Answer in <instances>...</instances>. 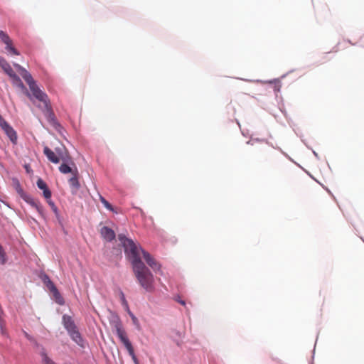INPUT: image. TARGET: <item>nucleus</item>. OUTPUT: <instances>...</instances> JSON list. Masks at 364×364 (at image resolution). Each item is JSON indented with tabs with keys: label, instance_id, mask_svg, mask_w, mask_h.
Returning <instances> with one entry per match:
<instances>
[{
	"label": "nucleus",
	"instance_id": "nucleus-1",
	"mask_svg": "<svg viewBox=\"0 0 364 364\" xmlns=\"http://www.w3.org/2000/svg\"><path fill=\"white\" fill-rule=\"evenodd\" d=\"M118 238L123 245L126 254L131 259L137 282L146 291L153 292L155 290L154 275L139 258L135 243L122 235H119Z\"/></svg>",
	"mask_w": 364,
	"mask_h": 364
},
{
	"label": "nucleus",
	"instance_id": "nucleus-2",
	"mask_svg": "<svg viewBox=\"0 0 364 364\" xmlns=\"http://www.w3.org/2000/svg\"><path fill=\"white\" fill-rule=\"evenodd\" d=\"M14 67L20 72L22 77L25 80V81L28 85L29 89L31 92V94L26 91V95L28 98L35 103L33 99L37 100L40 103L38 106L43 112L45 117H46L48 122L54 127H57L59 126L58 123L54 112L51 108V105L50 103V100L47 94L43 92L38 86L36 85L35 80L33 79L31 75L23 67L20 65L14 63Z\"/></svg>",
	"mask_w": 364,
	"mask_h": 364
},
{
	"label": "nucleus",
	"instance_id": "nucleus-3",
	"mask_svg": "<svg viewBox=\"0 0 364 364\" xmlns=\"http://www.w3.org/2000/svg\"><path fill=\"white\" fill-rule=\"evenodd\" d=\"M63 323L65 328L68 331L71 338L79 346H82L83 340L79 333L72 317L68 315L63 316Z\"/></svg>",
	"mask_w": 364,
	"mask_h": 364
},
{
	"label": "nucleus",
	"instance_id": "nucleus-4",
	"mask_svg": "<svg viewBox=\"0 0 364 364\" xmlns=\"http://www.w3.org/2000/svg\"><path fill=\"white\" fill-rule=\"evenodd\" d=\"M115 328L117 336L120 339L121 342L124 344V347L127 348L134 364H139V360L135 355L134 348L129 338H127L125 331L122 328L121 323H117L115 325Z\"/></svg>",
	"mask_w": 364,
	"mask_h": 364
},
{
	"label": "nucleus",
	"instance_id": "nucleus-5",
	"mask_svg": "<svg viewBox=\"0 0 364 364\" xmlns=\"http://www.w3.org/2000/svg\"><path fill=\"white\" fill-rule=\"evenodd\" d=\"M135 247L141 259L142 256L147 264L154 271L159 272L161 274L162 273L161 271V264L148 252L143 250L141 247H138L136 244Z\"/></svg>",
	"mask_w": 364,
	"mask_h": 364
},
{
	"label": "nucleus",
	"instance_id": "nucleus-6",
	"mask_svg": "<svg viewBox=\"0 0 364 364\" xmlns=\"http://www.w3.org/2000/svg\"><path fill=\"white\" fill-rule=\"evenodd\" d=\"M0 38L6 44V49L11 53L18 55L19 52L12 46V41L4 31H0Z\"/></svg>",
	"mask_w": 364,
	"mask_h": 364
},
{
	"label": "nucleus",
	"instance_id": "nucleus-7",
	"mask_svg": "<svg viewBox=\"0 0 364 364\" xmlns=\"http://www.w3.org/2000/svg\"><path fill=\"white\" fill-rule=\"evenodd\" d=\"M21 198L31 206L34 208L41 216H44L43 208L38 200L34 199L27 193L23 195Z\"/></svg>",
	"mask_w": 364,
	"mask_h": 364
},
{
	"label": "nucleus",
	"instance_id": "nucleus-8",
	"mask_svg": "<svg viewBox=\"0 0 364 364\" xmlns=\"http://www.w3.org/2000/svg\"><path fill=\"white\" fill-rule=\"evenodd\" d=\"M62 164L59 166V171L60 173L63 174H67L70 173L71 174L74 173V168L76 167L75 163L72 161L71 157H69V159L66 161H61Z\"/></svg>",
	"mask_w": 364,
	"mask_h": 364
},
{
	"label": "nucleus",
	"instance_id": "nucleus-9",
	"mask_svg": "<svg viewBox=\"0 0 364 364\" xmlns=\"http://www.w3.org/2000/svg\"><path fill=\"white\" fill-rule=\"evenodd\" d=\"M68 183L70 186L75 191H77L80 188L79 172L77 167H75L74 173L72 174V177L68 180Z\"/></svg>",
	"mask_w": 364,
	"mask_h": 364
},
{
	"label": "nucleus",
	"instance_id": "nucleus-10",
	"mask_svg": "<svg viewBox=\"0 0 364 364\" xmlns=\"http://www.w3.org/2000/svg\"><path fill=\"white\" fill-rule=\"evenodd\" d=\"M43 154L46 155L47 159L53 164H58L60 161V159L55 151L46 146L43 148Z\"/></svg>",
	"mask_w": 364,
	"mask_h": 364
},
{
	"label": "nucleus",
	"instance_id": "nucleus-11",
	"mask_svg": "<svg viewBox=\"0 0 364 364\" xmlns=\"http://www.w3.org/2000/svg\"><path fill=\"white\" fill-rule=\"evenodd\" d=\"M101 236L107 241H112L115 238V233L113 230L108 227H102L100 230Z\"/></svg>",
	"mask_w": 364,
	"mask_h": 364
},
{
	"label": "nucleus",
	"instance_id": "nucleus-12",
	"mask_svg": "<svg viewBox=\"0 0 364 364\" xmlns=\"http://www.w3.org/2000/svg\"><path fill=\"white\" fill-rule=\"evenodd\" d=\"M36 184L39 189L43 190L45 198L50 199L51 198V191L48 188L46 183L43 179L38 178Z\"/></svg>",
	"mask_w": 364,
	"mask_h": 364
},
{
	"label": "nucleus",
	"instance_id": "nucleus-13",
	"mask_svg": "<svg viewBox=\"0 0 364 364\" xmlns=\"http://www.w3.org/2000/svg\"><path fill=\"white\" fill-rule=\"evenodd\" d=\"M55 153L59 157L60 161H67L69 159L70 155L64 146L56 147L55 149Z\"/></svg>",
	"mask_w": 364,
	"mask_h": 364
},
{
	"label": "nucleus",
	"instance_id": "nucleus-14",
	"mask_svg": "<svg viewBox=\"0 0 364 364\" xmlns=\"http://www.w3.org/2000/svg\"><path fill=\"white\" fill-rule=\"evenodd\" d=\"M0 65L10 77L16 74L7 61L2 58H0Z\"/></svg>",
	"mask_w": 364,
	"mask_h": 364
},
{
	"label": "nucleus",
	"instance_id": "nucleus-15",
	"mask_svg": "<svg viewBox=\"0 0 364 364\" xmlns=\"http://www.w3.org/2000/svg\"><path fill=\"white\" fill-rule=\"evenodd\" d=\"M4 133L6 134V136L9 138V139L14 144H16L17 143V134L11 126L9 127L7 129H5Z\"/></svg>",
	"mask_w": 364,
	"mask_h": 364
},
{
	"label": "nucleus",
	"instance_id": "nucleus-16",
	"mask_svg": "<svg viewBox=\"0 0 364 364\" xmlns=\"http://www.w3.org/2000/svg\"><path fill=\"white\" fill-rule=\"evenodd\" d=\"M40 355L42 358V363L43 364H56L52 359L48 357L44 348H42Z\"/></svg>",
	"mask_w": 364,
	"mask_h": 364
},
{
	"label": "nucleus",
	"instance_id": "nucleus-17",
	"mask_svg": "<svg viewBox=\"0 0 364 364\" xmlns=\"http://www.w3.org/2000/svg\"><path fill=\"white\" fill-rule=\"evenodd\" d=\"M11 78L12 79L13 84L14 85L18 87L21 90H26V88L24 86L23 83L22 82L21 80L20 79V77L16 74L13 75V76L11 77Z\"/></svg>",
	"mask_w": 364,
	"mask_h": 364
},
{
	"label": "nucleus",
	"instance_id": "nucleus-18",
	"mask_svg": "<svg viewBox=\"0 0 364 364\" xmlns=\"http://www.w3.org/2000/svg\"><path fill=\"white\" fill-rule=\"evenodd\" d=\"M13 182H14V185L16 188V191L19 194L21 198H22L23 196V195H26V193L23 191L19 181L17 179H14Z\"/></svg>",
	"mask_w": 364,
	"mask_h": 364
},
{
	"label": "nucleus",
	"instance_id": "nucleus-19",
	"mask_svg": "<svg viewBox=\"0 0 364 364\" xmlns=\"http://www.w3.org/2000/svg\"><path fill=\"white\" fill-rule=\"evenodd\" d=\"M53 294L54 296V297L56 299V301L60 304H63L64 303V301H63V299L62 298V296H60V292L58 291V289L56 288V287H53Z\"/></svg>",
	"mask_w": 364,
	"mask_h": 364
},
{
	"label": "nucleus",
	"instance_id": "nucleus-20",
	"mask_svg": "<svg viewBox=\"0 0 364 364\" xmlns=\"http://www.w3.org/2000/svg\"><path fill=\"white\" fill-rule=\"evenodd\" d=\"M100 200L107 209H108L111 211H114V208H113L112 205L105 198H103L102 196H100Z\"/></svg>",
	"mask_w": 364,
	"mask_h": 364
},
{
	"label": "nucleus",
	"instance_id": "nucleus-21",
	"mask_svg": "<svg viewBox=\"0 0 364 364\" xmlns=\"http://www.w3.org/2000/svg\"><path fill=\"white\" fill-rule=\"evenodd\" d=\"M11 125L2 117L0 114V127L4 132L5 129H7Z\"/></svg>",
	"mask_w": 364,
	"mask_h": 364
},
{
	"label": "nucleus",
	"instance_id": "nucleus-22",
	"mask_svg": "<svg viewBox=\"0 0 364 364\" xmlns=\"http://www.w3.org/2000/svg\"><path fill=\"white\" fill-rule=\"evenodd\" d=\"M6 262V253L0 245V264H4Z\"/></svg>",
	"mask_w": 364,
	"mask_h": 364
},
{
	"label": "nucleus",
	"instance_id": "nucleus-23",
	"mask_svg": "<svg viewBox=\"0 0 364 364\" xmlns=\"http://www.w3.org/2000/svg\"><path fill=\"white\" fill-rule=\"evenodd\" d=\"M120 296H121V301H122V305L124 306H125L127 309H128V303L125 299V296H124V294L123 292L120 293Z\"/></svg>",
	"mask_w": 364,
	"mask_h": 364
},
{
	"label": "nucleus",
	"instance_id": "nucleus-24",
	"mask_svg": "<svg viewBox=\"0 0 364 364\" xmlns=\"http://www.w3.org/2000/svg\"><path fill=\"white\" fill-rule=\"evenodd\" d=\"M48 200V203L49 204V205L51 207L52 210L55 212V213H57L58 211V208L57 207L55 206V203L50 199H46Z\"/></svg>",
	"mask_w": 364,
	"mask_h": 364
},
{
	"label": "nucleus",
	"instance_id": "nucleus-25",
	"mask_svg": "<svg viewBox=\"0 0 364 364\" xmlns=\"http://www.w3.org/2000/svg\"><path fill=\"white\" fill-rule=\"evenodd\" d=\"M47 286H48V289H50V291L51 292H53V287H55V284L50 280H48Z\"/></svg>",
	"mask_w": 364,
	"mask_h": 364
},
{
	"label": "nucleus",
	"instance_id": "nucleus-26",
	"mask_svg": "<svg viewBox=\"0 0 364 364\" xmlns=\"http://www.w3.org/2000/svg\"><path fill=\"white\" fill-rule=\"evenodd\" d=\"M176 301H178L179 304H181L183 306L186 305V302L184 300H182L179 296L176 299Z\"/></svg>",
	"mask_w": 364,
	"mask_h": 364
},
{
	"label": "nucleus",
	"instance_id": "nucleus-27",
	"mask_svg": "<svg viewBox=\"0 0 364 364\" xmlns=\"http://www.w3.org/2000/svg\"><path fill=\"white\" fill-rule=\"evenodd\" d=\"M26 337L28 339H31L29 335L27 333H25Z\"/></svg>",
	"mask_w": 364,
	"mask_h": 364
}]
</instances>
